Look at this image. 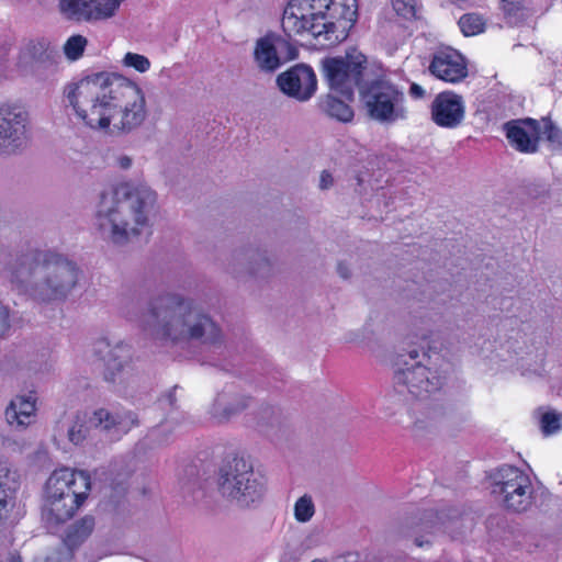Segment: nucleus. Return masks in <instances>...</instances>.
<instances>
[{
	"label": "nucleus",
	"mask_w": 562,
	"mask_h": 562,
	"mask_svg": "<svg viewBox=\"0 0 562 562\" xmlns=\"http://www.w3.org/2000/svg\"><path fill=\"white\" fill-rule=\"evenodd\" d=\"M122 315L162 346L189 349L218 347L224 342L221 324L194 299L178 292H162L150 300L139 289L120 297Z\"/></svg>",
	"instance_id": "1"
},
{
	"label": "nucleus",
	"mask_w": 562,
	"mask_h": 562,
	"mask_svg": "<svg viewBox=\"0 0 562 562\" xmlns=\"http://www.w3.org/2000/svg\"><path fill=\"white\" fill-rule=\"evenodd\" d=\"M69 105L83 125L110 134H128L147 116L142 89L114 72H97L64 90Z\"/></svg>",
	"instance_id": "2"
},
{
	"label": "nucleus",
	"mask_w": 562,
	"mask_h": 562,
	"mask_svg": "<svg viewBox=\"0 0 562 562\" xmlns=\"http://www.w3.org/2000/svg\"><path fill=\"white\" fill-rule=\"evenodd\" d=\"M156 203V192L146 183L122 182L100 194L93 226L104 241L125 246L148 226Z\"/></svg>",
	"instance_id": "3"
},
{
	"label": "nucleus",
	"mask_w": 562,
	"mask_h": 562,
	"mask_svg": "<svg viewBox=\"0 0 562 562\" xmlns=\"http://www.w3.org/2000/svg\"><path fill=\"white\" fill-rule=\"evenodd\" d=\"M10 280L19 291L38 303L65 301L78 282L77 265L58 252L32 249L18 256Z\"/></svg>",
	"instance_id": "4"
},
{
	"label": "nucleus",
	"mask_w": 562,
	"mask_h": 562,
	"mask_svg": "<svg viewBox=\"0 0 562 562\" xmlns=\"http://www.w3.org/2000/svg\"><path fill=\"white\" fill-rule=\"evenodd\" d=\"M357 21V0H291L282 15L288 38L311 34L322 46H334L348 36Z\"/></svg>",
	"instance_id": "5"
},
{
	"label": "nucleus",
	"mask_w": 562,
	"mask_h": 562,
	"mask_svg": "<svg viewBox=\"0 0 562 562\" xmlns=\"http://www.w3.org/2000/svg\"><path fill=\"white\" fill-rule=\"evenodd\" d=\"M393 381L396 392L411 395L419 401L428 400L445 384L451 371V363L431 347L411 349L400 355Z\"/></svg>",
	"instance_id": "6"
},
{
	"label": "nucleus",
	"mask_w": 562,
	"mask_h": 562,
	"mask_svg": "<svg viewBox=\"0 0 562 562\" xmlns=\"http://www.w3.org/2000/svg\"><path fill=\"white\" fill-rule=\"evenodd\" d=\"M91 490V477L87 471L68 468L55 470L45 486L42 519L48 528L69 520L83 504Z\"/></svg>",
	"instance_id": "7"
},
{
	"label": "nucleus",
	"mask_w": 562,
	"mask_h": 562,
	"mask_svg": "<svg viewBox=\"0 0 562 562\" xmlns=\"http://www.w3.org/2000/svg\"><path fill=\"white\" fill-rule=\"evenodd\" d=\"M220 494L240 507H249L262 499L265 483L252 464L244 458H234L220 468L217 477Z\"/></svg>",
	"instance_id": "8"
},
{
	"label": "nucleus",
	"mask_w": 562,
	"mask_h": 562,
	"mask_svg": "<svg viewBox=\"0 0 562 562\" xmlns=\"http://www.w3.org/2000/svg\"><path fill=\"white\" fill-rule=\"evenodd\" d=\"M360 100L367 115L381 124H393L406 117L404 93L387 80H372L360 88Z\"/></svg>",
	"instance_id": "9"
},
{
	"label": "nucleus",
	"mask_w": 562,
	"mask_h": 562,
	"mask_svg": "<svg viewBox=\"0 0 562 562\" xmlns=\"http://www.w3.org/2000/svg\"><path fill=\"white\" fill-rule=\"evenodd\" d=\"M367 58L363 54L353 50L344 56L325 57L321 61V69L330 91L352 101L355 90L364 86L363 71Z\"/></svg>",
	"instance_id": "10"
},
{
	"label": "nucleus",
	"mask_w": 562,
	"mask_h": 562,
	"mask_svg": "<svg viewBox=\"0 0 562 562\" xmlns=\"http://www.w3.org/2000/svg\"><path fill=\"white\" fill-rule=\"evenodd\" d=\"M494 495L504 509L514 514L528 512L535 501L530 477L516 467L504 464L494 471Z\"/></svg>",
	"instance_id": "11"
},
{
	"label": "nucleus",
	"mask_w": 562,
	"mask_h": 562,
	"mask_svg": "<svg viewBox=\"0 0 562 562\" xmlns=\"http://www.w3.org/2000/svg\"><path fill=\"white\" fill-rule=\"evenodd\" d=\"M297 48L280 35L268 33L259 37L254 47V63L263 74H274L284 63L297 57Z\"/></svg>",
	"instance_id": "12"
},
{
	"label": "nucleus",
	"mask_w": 562,
	"mask_h": 562,
	"mask_svg": "<svg viewBox=\"0 0 562 562\" xmlns=\"http://www.w3.org/2000/svg\"><path fill=\"white\" fill-rule=\"evenodd\" d=\"M225 270L234 278L266 279L273 273V263L267 250L254 246L234 249L226 258Z\"/></svg>",
	"instance_id": "13"
},
{
	"label": "nucleus",
	"mask_w": 562,
	"mask_h": 562,
	"mask_svg": "<svg viewBox=\"0 0 562 562\" xmlns=\"http://www.w3.org/2000/svg\"><path fill=\"white\" fill-rule=\"evenodd\" d=\"M27 113L19 105H0V153L15 154L26 145Z\"/></svg>",
	"instance_id": "14"
},
{
	"label": "nucleus",
	"mask_w": 562,
	"mask_h": 562,
	"mask_svg": "<svg viewBox=\"0 0 562 562\" xmlns=\"http://www.w3.org/2000/svg\"><path fill=\"white\" fill-rule=\"evenodd\" d=\"M93 353L103 364V378L106 382H123V375L132 360V350L127 344L101 338L94 342Z\"/></svg>",
	"instance_id": "15"
},
{
	"label": "nucleus",
	"mask_w": 562,
	"mask_h": 562,
	"mask_svg": "<svg viewBox=\"0 0 562 562\" xmlns=\"http://www.w3.org/2000/svg\"><path fill=\"white\" fill-rule=\"evenodd\" d=\"M123 0H59L63 16L74 22H99L115 15Z\"/></svg>",
	"instance_id": "16"
},
{
	"label": "nucleus",
	"mask_w": 562,
	"mask_h": 562,
	"mask_svg": "<svg viewBox=\"0 0 562 562\" xmlns=\"http://www.w3.org/2000/svg\"><path fill=\"white\" fill-rule=\"evenodd\" d=\"M278 86L289 97L307 101L316 91L317 80L312 67L300 64L277 78Z\"/></svg>",
	"instance_id": "17"
},
{
	"label": "nucleus",
	"mask_w": 562,
	"mask_h": 562,
	"mask_svg": "<svg viewBox=\"0 0 562 562\" xmlns=\"http://www.w3.org/2000/svg\"><path fill=\"white\" fill-rule=\"evenodd\" d=\"M457 514V510H453V515L443 512L438 515L434 510H426L418 518H407L401 526L400 532L405 538L413 540L415 546L423 548L424 546L431 544L437 526L456 517Z\"/></svg>",
	"instance_id": "18"
},
{
	"label": "nucleus",
	"mask_w": 562,
	"mask_h": 562,
	"mask_svg": "<svg viewBox=\"0 0 562 562\" xmlns=\"http://www.w3.org/2000/svg\"><path fill=\"white\" fill-rule=\"evenodd\" d=\"M463 98L452 91L438 93L430 104L432 122L443 128H456L464 120Z\"/></svg>",
	"instance_id": "19"
},
{
	"label": "nucleus",
	"mask_w": 562,
	"mask_h": 562,
	"mask_svg": "<svg viewBox=\"0 0 562 562\" xmlns=\"http://www.w3.org/2000/svg\"><path fill=\"white\" fill-rule=\"evenodd\" d=\"M428 69L436 78L451 83L459 82L468 76L464 57L451 47L435 52Z\"/></svg>",
	"instance_id": "20"
},
{
	"label": "nucleus",
	"mask_w": 562,
	"mask_h": 562,
	"mask_svg": "<svg viewBox=\"0 0 562 562\" xmlns=\"http://www.w3.org/2000/svg\"><path fill=\"white\" fill-rule=\"evenodd\" d=\"M509 144L518 151L535 154L541 139V123L533 119L510 121L504 124Z\"/></svg>",
	"instance_id": "21"
},
{
	"label": "nucleus",
	"mask_w": 562,
	"mask_h": 562,
	"mask_svg": "<svg viewBox=\"0 0 562 562\" xmlns=\"http://www.w3.org/2000/svg\"><path fill=\"white\" fill-rule=\"evenodd\" d=\"M251 398L234 386L224 387L215 396L211 407V417L220 424L229 422L250 405Z\"/></svg>",
	"instance_id": "22"
},
{
	"label": "nucleus",
	"mask_w": 562,
	"mask_h": 562,
	"mask_svg": "<svg viewBox=\"0 0 562 562\" xmlns=\"http://www.w3.org/2000/svg\"><path fill=\"white\" fill-rule=\"evenodd\" d=\"M90 424L102 431L121 436L138 426L137 415L131 411L99 408L90 417Z\"/></svg>",
	"instance_id": "23"
},
{
	"label": "nucleus",
	"mask_w": 562,
	"mask_h": 562,
	"mask_svg": "<svg viewBox=\"0 0 562 562\" xmlns=\"http://www.w3.org/2000/svg\"><path fill=\"white\" fill-rule=\"evenodd\" d=\"M36 398L32 394L16 396L5 408L4 416L9 425L23 429L33 423Z\"/></svg>",
	"instance_id": "24"
},
{
	"label": "nucleus",
	"mask_w": 562,
	"mask_h": 562,
	"mask_svg": "<svg viewBox=\"0 0 562 562\" xmlns=\"http://www.w3.org/2000/svg\"><path fill=\"white\" fill-rule=\"evenodd\" d=\"M95 527L94 517L87 515L68 527L64 537V543L70 550L78 548L92 533Z\"/></svg>",
	"instance_id": "25"
},
{
	"label": "nucleus",
	"mask_w": 562,
	"mask_h": 562,
	"mask_svg": "<svg viewBox=\"0 0 562 562\" xmlns=\"http://www.w3.org/2000/svg\"><path fill=\"white\" fill-rule=\"evenodd\" d=\"M499 10L508 25H518L532 14L530 0H499Z\"/></svg>",
	"instance_id": "26"
},
{
	"label": "nucleus",
	"mask_w": 562,
	"mask_h": 562,
	"mask_svg": "<svg viewBox=\"0 0 562 562\" xmlns=\"http://www.w3.org/2000/svg\"><path fill=\"white\" fill-rule=\"evenodd\" d=\"M15 488V473H12L5 463H0V524L9 514V505Z\"/></svg>",
	"instance_id": "27"
},
{
	"label": "nucleus",
	"mask_w": 562,
	"mask_h": 562,
	"mask_svg": "<svg viewBox=\"0 0 562 562\" xmlns=\"http://www.w3.org/2000/svg\"><path fill=\"white\" fill-rule=\"evenodd\" d=\"M420 416L414 423L416 431L436 427L446 416V411L440 403H423L418 408Z\"/></svg>",
	"instance_id": "28"
},
{
	"label": "nucleus",
	"mask_w": 562,
	"mask_h": 562,
	"mask_svg": "<svg viewBox=\"0 0 562 562\" xmlns=\"http://www.w3.org/2000/svg\"><path fill=\"white\" fill-rule=\"evenodd\" d=\"M546 350L537 349L536 353L527 355L519 360L518 369L520 374L529 380L544 376Z\"/></svg>",
	"instance_id": "29"
},
{
	"label": "nucleus",
	"mask_w": 562,
	"mask_h": 562,
	"mask_svg": "<svg viewBox=\"0 0 562 562\" xmlns=\"http://www.w3.org/2000/svg\"><path fill=\"white\" fill-rule=\"evenodd\" d=\"M348 100H340L333 94H327L319 103L321 109L330 117L340 122H350L353 119V111L347 103Z\"/></svg>",
	"instance_id": "30"
},
{
	"label": "nucleus",
	"mask_w": 562,
	"mask_h": 562,
	"mask_svg": "<svg viewBox=\"0 0 562 562\" xmlns=\"http://www.w3.org/2000/svg\"><path fill=\"white\" fill-rule=\"evenodd\" d=\"M458 24L465 36H473L484 31L486 21L477 13H467L459 19Z\"/></svg>",
	"instance_id": "31"
},
{
	"label": "nucleus",
	"mask_w": 562,
	"mask_h": 562,
	"mask_svg": "<svg viewBox=\"0 0 562 562\" xmlns=\"http://www.w3.org/2000/svg\"><path fill=\"white\" fill-rule=\"evenodd\" d=\"M87 44L88 40L83 35H72L64 44V54L69 60H77L82 56Z\"/></svg>",
	"instance_id": "32"
},
{
	"label": "nucleus",
	"mask_w": 562,
	"mask_h": 562,
	"mask_svg": "<svg viewBox=\"0 0 562 562\" xmlns=\"http://www.w3.org/2000/svg\"><path fill=\"white\" fill-rule=\"evenodd\" d=\"M315 514V505L307 494L301 496L294 504V517L299 522L310 521Z\"/></svg>",
	"instance_id": "33"
},
{
	"label": "nucleus",
	"mask_w": 562,
	"mask_h": 562,
	"mask_svg": "<svg viewBox=\"0 0 562 562\" xmlns=\"http://www.w3.org/2000/svg\"><path fill=\"white\" fill-rule=\"evenodd\" d=\"M539 122L541 123V137L544 136L552 146L561 147L562 130H560L548 116L542 117Z\"/></svg>",
	"instance_id": "34"
},
{
	"label": "nucleus",
	"mask_w": 562,
	"mask_h": 562,
	"mask_svg": "<svg viewBox=\"0 0 562 562\" xmlns=\"http://www.w3.org/2000/svg\"><path fill=\"white\" fill-rule=\"evenodd\" d=\"M562 414L547 412L541 417V430L546 436L553 435L561 429Z\"/></svg>",
	"instance_id": "35"
},
{
	"label": "nucleus",
	"mask_w": 562,
	"mask_h": 562,
	"mask_svg": "<svg viewBox=\"0 0 562 562\" xmlns=\"http://www.w3.org/2000/svg\"><path fill=\"white\" fill-rule=\"evenodd\" d=\"M392 4L397 15L406 20H412L416 16L415 0H393Z\"/></svg>",
	"instance_id": "36"
},
{
	"label": "nucleus",
	"mask_w": 562,
	"mask_h": 562,
	"mask_svg": "<svg viewBox=\"0 0 562 562\" xmlns=\"http://www.w3.org/2000/svg\"><path fill=\"white\" fill-rule=\"evenodd\" d=\"M123 63L125 66L133 67L139 72H145L150 67L149 59L146 56L136 53H127L123 58Z\"/></svg>",
	"instance_id": "37"
},
{
	"label": "nucleus",
	"mask_w": 562,
	"mask_h": 562,
	"mask_svg": "<svg viewBox=\"0 0 562 562\" xmlns=\"http://www.w3.org/2000/svg\"><path fill=\"white\" fill-rule=\"evenodd\" d=\"M171 425L168 420L161 423L158 427L150 431V438L157 445H166L170 439Z\"/></svg>",
	"instance_id": "38"
},
{
	"label": "nucleus",
	"mask_w": 562,
	"mask_h": 562,
	"mask_svg": "<svg viewBox=\"0 0 562 562\" xmlns=\"http://www.w3.org/2000/svg\"><path fill=\"white\" fill-rule=\"evenodd\" d=\"M87 437V427L79 420H76L69 428H68V439L75 443L79 445Z\"/></svg>",
	"instance_id": "39"
},
{
	"label": "nucleus",
	"mask_w": 562,
	"mask_h": 562,
	"mask_svg": "<svg viewBox=\"0 0 562 562\" xmlns=\"http://www.w3.org/2000/svg\"><path fill=\"white\" fill-rule=\"evenodd\" d=\"M10 328V308L0 301V340L8 335Z\"/></svg>",
	"instance_id": "40"
},
{
	"label": "nucleus",
	"mask_w": 562,
	"mask_h": 562,
	"mask_svg": "<svg viewBox=\"0 0 562 562\" xmlns=\"http://www.w3.org/2000/svg\"><path fill=\"white\" fill-rule=\"evenodd\" d=\"M334 184V177L333 175L327 171L323 170L319 178V189L321 190H328Z\"/></svg>",
	"instance_id": "41"
},
{
	"label": "nucleus",
	"mask_w": 562,
	"mask_h": 562,
	"mask_svg": "<svg viewBox=\"0 0 562 562\" xmlns=\"http://www.w3.org/2000/svg\"><path fill=\"white\" fill-rule=\"evenodd\" d=\"M175 390H176V387H173V390L169 391L167 394H165L160 398V404L162 407H166V406H169L171 408L175 407L176 402H177V398L175 395Z\"/></svg>",
	"instance_id": "42"
},
{
	"label": "nucleus",
	"mask_w": 562,
	"mask_h": 562,
	"mask_svg": "<svg viewBox=\"0 0 562 562\" xmlns=\"http://www.w3.org/2000/svg\"><path fill=\"white\" fill-rule=\"evenodd\" d=\"M337 273L344 280H349L351 278V269L346 262H338L337 265Z\"/></svg>",
	"instance_id": "43"
},
{
	"label": "nucleus",
	"mask_w": 562,
	"mask_h": 562,
	"mask_svg": "<svg viewBox=\"0 0 562 562\" xmlns=\"http://www.w3.org/2000/svg\"><path fill=\"white\" fill-rule=\"evenodd\" d=\"M408 93L414 99H423L425 97V90L417 83H412Z\"/></svg>",
	"instance_id": "44"
},
{
	"label": "nucleus",
	"mask_w": 562,
	"mask_h": 562,
	"mask_svg": "<svg viewBox=\"0 0 562 562\" xmlns=\"http://www.w3.org/2000/svg\"><path fill=\"white\" fill-rule=\"evenodd\" d=\"M117 165L122 169H128L132 166V158L128 156H120L117 158Z\"/></svg>",
	"instance_id": "45"
},
{
	"label": "nucleus",
	"mask_w": 562,
	"mask_h": 562,
	"mask_svg": "<svg viewBox=\"0 0 562 562\" xmlns=\"http://www.w3.org/2000/svg\"><path fill=\"white\" fill-rule=\"evenodd\" d=\"M334 562H357V557L352 553L337 557Z\"/></svg>",
	"instance_id": "46"
},
{
	"label": "nucleus",
	"mask_w": 562,
	"mask_h": 562,
	"mask_svg": "<svg viewBox=\"0 0 562 562\" xmlns=\"http://www.w3.org/2000/svg\"><path fill=\"white\" fill-rule=\"evenodd\" d=\"M10 562H22V559L20 555H12Z\"/></svg>",
	"instance_id": "47"
},
{
	"label": "nucleus",
	"mask_w": 562,
	"mask_h": 562,
	"mask_svg": "<svg viewBox=\"0 0 562 562\" xmlns=\"http://www.w3.org/2000/svg\"><path fill=\"white\" fill-rule=\"evenodd\" d=\"M38 46L41 49H43L45 53H47V50L45 48V43H40ZM46 56L49 57V54H46Z\"/></svg>",
	"instance_id": "48"
},
{
	"label": "nucleus",
	"mask_w": 562,
	"mask_h": 562,
	"mask_svg": "<svg viewBox=\"0 0 562 562\" xmlns=\"http://www.w3.org/2000/svg\"><path fill=\"white\" fill-rule=\"evenodd\" d=\"M312 562H326L325 560L314 559Z\"/></svg>",
	"instance_id": "49"
}]
</instances>
